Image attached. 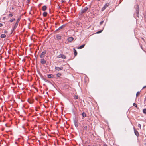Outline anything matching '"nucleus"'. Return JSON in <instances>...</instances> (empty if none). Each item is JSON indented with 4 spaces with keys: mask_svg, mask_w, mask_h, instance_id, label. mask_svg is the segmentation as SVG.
<instances>
[{
    "mask_svg": "<svg viewBox=\"0 0 146 146\" xmlns=\"http://www.w3.org/2000/svg\"><path fill=\"white\" fill-rule=\"evenodd\" d=\"M141 39L143 40V41H145V40L143 38H141Z\"/></svg>",
    "mask_w": 146,
    "mask_h": 146,
    "instance_id": "36",
    "label": "nucleus"
},
{
    "mask_svg": "<svg viewBox=\"0 0 146 146\" xmlns=\"http://www.w3.org/2000/svg\"><path fill=\"white\" fill-rule=\"evenodd\" d=\"M74 98H75L76 99H78V96H77L75 95L74 96Z\"/></svg>",
    "mask_w": 146,
    "mask_h": 146,
    "instance_id": "25",
    "label": "nucleus"
},
{
    "mask_svg": "<svg viewBox=\"0 0 146 146\" xmlns=\"http://www.w3.org/2000/svg\"><path fill=\"white\" fill-rule=\"evenodd\" d=\"M61 75V73H58L56 74V76L57 77H58L60 76Z\"/></svg>",
    "mask_w": 146,
    "mask_h": 146,
    "instance_id": "23",
    "label": "nucleus"
},
{
    "mask_svg": "<svg viewBox=\"0 0 146 146\" xmlns=\"http://www.w3.org/2000/svg\"><path fill=\"white\" fill-rule=\"evenodd\" d=\"M134 133L137 136V137H138L139 135V133L138 131L135 129V128H134Z\"/></svg>",
    "mask_w": 146,
    "mask_h": 146,
    "instance_id": "10",
    "label": "nucleus"
},
{
    "mask_svg": "<svg viewBox=\"0 0 146 146\" xmlns=\"http://www.w3.org/2000/svg\"><path fill=\"white\" fill-rule=\"evenodd\" d=\"M49 78H52L54 76L52 74H48L47 76Z\"/></svg>",
    "mask_w": 146,
    "mask_h": 146,
    "instance_id": "17",
    "label": "nucleus"
},
{
    "mask_svg": "<svg viewBox=\"0 0 146 146\" xmlns=\"http://www.w3.org/2000/svg\"><path fill=\"white\" fill-rule=\"evenodd\" d=\"M64 1H62V3H64Z\"/></svg>",
    "mask_w": 146,
    "mask_h": 146,
    "instance_id": "38",
    "label": "nucleus"
},
{
    "mask_svg": "<svg viewBox=\"0 0 146 146\" xmlns=\"http://www.w3.org/2000/svg\"><path fill=\"white\" fill-rule=\"evenodd\" d=\"M13 13H11V14H9L8 15V17L9 18L11 17H12L13 16Z\"/></svg>",
    "mask_w": 146,
    "mask_h": 146,
    "instance_id": "22",
    "label": "nucleus"
},
{
    "mask_svg": "<svg viewBox=\"0 0 146 146\" xmlns=\"http://www.w3.org/2000/svg\"><path fill=\"white\" fill-rule=\"evenodd\" d=\"M146 88V86H145L144 87H143V89H144Z\"/></svg>",
    "mask_w": 146,
    "mask_h": 146,
    "instance_id": "35",
    "label": "nucleus"
},
{
    "mask_svg": "<svg viewBox=\"0 0 146 146\" xmlns=\"http://www.w3.org/2000/svg\"><path fill=\"white\" fill-rule=\"evenodd\" d=\"M40 63L42 64H44L46 63V61L44 58H41Z\"/></svg>",
    "mask_w": 146,
    "mask_h": 146,
    "instance_id": "8",
    "label": "nucleus"
},
{
    "mask_svg": "<svg viewBox=\"0 0 146 146\" xmlns=\"http://www.w3.org/2000/svg\"><path fill=\"white\" fill-rule=\"evenodd\" d=\"M82 115L83 118H84L86 116V113L84 112H83L82 113Z\"/></svg>",
    "mask_w": 146,
    "mask_h": 146,
    "instance_id": "20",
    "label": "nucleus"
},
{
    "mask_svg": "<svg viewBox=\"0 0 146 146\" xmlns=\"http://www.w3.org/2000/svg\"><path fill=\"white\" fill-rule=\"evenodd\" d=\"M63 68V67L62 66L60 67H56L55 68V69L58 71H59L60 70H62Z\"/></svg>",
    "mask_w": 146,
    "mask_h": 146,
    "instance_id": "9",
    "label": "nucleus"
},
{
    "mask_svg": "<svg viewBox=\"0 0 146 146\" xmlns=\"http://www.w3.org/2000/svg\"><path fill=\"white\" fill-rule=\"evenodd\" d=\"M73 121L74 124L76 127L77 128L78 127V121L76 120L75 118H73Z\"/></svg>",
    "mask_w": 146,
    "mask_h": 146,
    "instance_id": "7",
    "label": "nucleus"
},
{
    "mask_svg": "<svg viewBox=\"0 0 146 146\" xmlns=\"http://www.w3.org/2000/svg\"><path fill=\"white\" fill-rule=\"evenodd\" d=\"M110 5V3H106L102 9L101 11H104L106 8L108 7Z\"/></svg>",
    "mask_w": 146,
    "mask_h": 146,
    "instance_id": "5",
    "label": "nucleus"
},
{
    "mask_svg": "<svg viewBox=\"0 0 146 146\" xmlns=\"http://www.w3.org/2000/svg\"><path fill=\"white\" fill-rule=\"evenodd\" d=\"M104 23V21H102L100 22V25H101Z\"/></svg>",
    "mask_w": 146,
    "mask_h": 146,
    "instance_id": "31",
    "label": "nucleus"
},
{
    "mask_svg": "<svg viewBox=\"0 0 146 146\" xmlns=\"http://www.w3.org/2000/svg\"><path fill=\"white\" fill-rule=\"evenodd\" d=\"M87 129V126H85L84 127V129L85 130H86Z\"/></svg>",
    "mask_w": 146,
    "mask_h": 146,
    "instance_id": "30",
    "label": "nucleus"
},
{
    "mask_svg": "<svg viewBox=\"0 0 146 146\" xmlns=\"http://www.w3.org/2000/svg\"><path fill=\"white\" fill-rule=\"evenodd\" d=\"M138 127L140 129L141 128V125L140 124H138L137 125Z\"/></svg>",
    "mask_w": 146,
    "mask_h": 146,
    "instance_id": "29",
    "label": "nucleus"
},
{
    "mask_svg": "<svg viewBox=\"0 0 146 146\" xmlns=\"http://www.w3.org/2000/svg\"><path fill=\"white\" fill-rule=\"evenodd\" d=\"M66 25V24H64L60 27L59 28H58V29H63L65 27Z\"/></svg>",
    "mask_w": 146,
    "mask_h": 146,
    "instance_id": "13",
    "label": "nucleus"
},
{
    "mask_svg": "<svg viewBox=\"0 0 146 146\" xmlns=\"http://www.w3.org/2000/svg\"><path fill=\"white\" fill-rule=\"evenodd\" d=\"M103 146H107V145H106V144H104L103 145Z\"/></svg>",
    "mask_w": 146,
    "mask_h": 146,
    "instance_id": "34",
    "label": "nucleus"
},
{
    "mask_svg": "<svg viewBox=\"0 0 146 146\" xmlns=\"http://www.w3.org/2000/svg\"><path fill=\"white\" fill-rule=\"evenodd\" d=\"M73 50H74V55L75 56H76L77 54V52L75 49V48H73Z\"/></svg>",
    "mask_w": 146,
    "mask_h": 146,
    "instance_id": "14",
    "label": "nucleus"
},
{
    "mask_svg": "<svg viewBox=\"0 0 146 146\" xmlns=\"http://www.w3.org/2000/svg\"><path fill=\"white\" fill-rule=\"evenodd\" d=\"M135 7L136 8V16L138 17L139 13V5H137L135 6Z\"/></svg>",
    "mask_w": 146,
    "mask_h": 146,
    "instance_id": "3",
    "label": "nucleus"
},
{
    "mask_svg": "<svg viewBox=\"0 0 146 146\" xmlns=\"http://www.w3.org/2000/svg\"><path fill=\"white\" fill-rule=\"evenodd\" d=\"M13 7L12 8V9H13Z\"/></svg>",
    "mask_w": 146,
    "mask_h": 146,
    "instance_id": "41",
    "label": "nucleus"
},
{
    "mask_svg": "<svg viewBox=\"0 0 146 146\" xmlns=\"http://www.w3.org/2000/svg\"><path fill=\"white\" fill-rule=\"evenodd\" d=\"M1 37L2 38H4L6 37V36L5 34H2L1 35Z\"/></svg>",
    "mask_w": 146,
    "mask_h": 146,
    "instance_id": "18",
    "label": "nucleus"
},
{
    "mask_svg": "<svg viewBox=\"0 0 146 146\" xmlns=\"http://www.w3.org/2000/svg\"><path fill=\"white\" fill-rule=\"evenodd\" d=\"M57 58H61L63 59H65L66 58L65 56L63 54H61L58 55L57 56Z\"/></svg>",
    "mask_w": 146,
    "mask_h": 146,
    "instance_id": "6",
    "label": "nucleus"
},
{
    "mask_svg": "<svg viewBox=\"0 0 146 146\" xmlns=\"http://www.w3.org/2000/svg\"><path fill=\"white\" fill-rule=\"evenodd\" d=\"M56 37L57 39L58 40H61V36L59 34H58L56 36Z\"/></svg>",
    "mask_w": 146,
    "mask_h": 146,
    "instance_id": "12",
    "label": "nucleus"
},
{
    "mask_svg": "<svg viewBox=\"0 0 146 146\" xmlns=\"http://www.w3.org/2000/svg\"><path fill=\"white\" fill-rule=\"evenodd\" d=\"M85 46V44H83L78 48V49H81L83 48Z\"/></svg>",
    "mask_w": 146,
    "mask_h": 146,
    "instance_id": "16",
    "label": "nucleus"
},
{
    "mask_svg": "<svg viewBox=\"0 0 146 146\" xmlns=\"http://www.w3.org/2000/svg\"><path fill=\"white\" fill-rule=\"evenodd\" d=\"M59 30H60V29H58V28L57 29L56 31H58Z\"/></svg>",
    "mask_w": 146,
    "mask_h": 146,
    "instance_id": "37",
    "label": "nucleus"
},
{
    "mask_svg": "<svg viewBox=\"0 0 146 146\" xmlns=\"http://www.w3.org/2000/svg\"><path fill=\"white\" fill-rule=\"evenodd\" d=\"M21 19V16L19 17L17 20V21L14 27L13 30H15L16 27H17V26H18V24L19 23V21H20Z\"/></svg>",
    "mask_w": 146,
    "mask_h": 146,
    "instance_id": "2",
    "label": "nucleus"
},
{
    "mask_svg": "<svg viewBox=\"0 0 146 146\" xmlns=\"http://www.w3.org/2000/svg\"><path fill=\"white\" fill-rule=\"evenodd\" d=\"M88 9L87 7H85L84 9H82L79 13V15L80 16H83V14L86 12Z\"/></svg>",
    "mask_w": 146,
    "mask_h": 146,
    "instance_id": "1",
    "label": "nucleus"
},
{
    "mask_svg": "<svg viewBox=\"0 0 146 146\" xmlns=\"http://www.w3.org/2000/svg\"><path fill=\"white\" fill-rule=\"evenodd\" d=\"M133 106L135 107H137V104L135 103H134L133 104Z\"/></svg>",
    "mask_w": 146,
    "mask_h": 146,
    "instance_id": "28",
    "label": "nucleus"
},
{
    "mask_svg": "<svg viewBox=\"0 0 146 146\" xmlns=\"http://www.w3.org/2000/svg\"><path fill=\"white\" fill-rule=\"evenodd\" d=\"M74 40V38L72 37H70L68 38L67 40L69 42H71Z\"/></svg>",
    "mask_w": 146,
    "mask_h": 146,
    "instance_id": "11",
    "label": "nucleus"
},
{
    "mask_svg": "<svg viewBox=\"0 0 146 146\" xmlns=\"http://www.w3.org/2000/svg\"><path fill=\"white\" fill-rule=\"evenodd\" d=\"M27 1H30V0H27Z\"/></svg>",
    "mask_w": 146,
    "mask_h": 146,
    "instance_id": "40",
    "label": "nucleus"
},
{
    "mask_svg": "<svg viewBox=\"0 0 146 146\" xmlns=\"http://www.w3.org/2000/svg\"><path fill=\"white\" fill-rule=\"evenodd\" d=\"M15 19V18H13L9 20V21L10 22H12L13 21H14Z\"/></svg>",
    "mask_w": 146,
    "mask_h": 146,
    "instance_id": "19",
    "label": "nucleus"
},
{
    "mask_svg": "<svg viewBox=\"0 0 146 146\" xmlns=\"http://www.w3.org/2000/svg\"><path fill=\"white\" fill-rule=\"evenodd\" d=\"M140 92H138L136 93V97H137V96L139 95L140 94Z\"/></svg>",
    "mask_w": 146,
    "mask_h": 146,
    "instance_id": "27",
    "label": "nucleus"
},
{
    "mask_svg": "<svg viewBox=\"0 0 146 146\" xmlns=\"http://www.w3.org/2000/svg\"><path fill=\"white\" fill-rule=\"evenodd\" d=\"M102 31H103L102 30H100V31H98L96 33L98 34V33H100L102 32Z\"/></svg>",
    "mask_w": 146,
    "mask_h": 146,
    "instance_id": "26",
    "label": "nucleus"
},
{
    "mask_svg": "<svg viewBox=\"0 0 146 146\" xmlns=\"http://www.w3.org/2000/svg\"><path fill=\"white\" fill-rule=\"evenodd\" d=\"M5 17H3V19H5Z\"/></svg>",
    "mask_w": 146,
    "mask_h": 146,
    "instance_id": "39",
    "label": "nucleus"
},
{
    "mask_svg": "<svg viewBox=\"0 0 146 146\" xmlns=\"http://www.w3.org/2000/svg\"><path fill=\"white\" fill-rule=\"evenodd\" d=\"M47 13L46 12H44L43 13V16L44 17H46L47 15Z\"/></svg>",
    "mask_w": 146,
    "mask_h": 146,
    "instance_id": "21",
    "label": "nucleus"
},
{
    "mask_svg": "<svg viewBox=\"0 0 146 146\" xmlns=\"http://www.w3.org/2000/svg\"><path fill=\"white\" fill-rule=\"evenodd\" d=\"M47 9V7L46 6L44 5L42 7V10L43 11H45Z\"/></svg>",
    "mask_w": 146,
    "mask_h": 146,
    "instance_id": "15",
    "label": "nucleus"
},
{
    "mask_svg": "<svg viewBox=\"0 0 146 146\" xmlns=\"http://www.w3.org/2000/svg\"><path fill=\"white\" fill-rule=\"evenodd\" d=\"M143 112L144 113L146 114V109H143Z\"/></svg>",
    "mask_w": 146,
    "mask_h": 146,
    "instance_id": "24",
    "label": "nucleus"
},
{
    "mask_svg": "<svg viewBox=\"0 0 146 146\" xmlns=\"http://www.w3.org/2000/svg\"><path fill=\"white\" fill-rule=\"evenodd\" d=\"M46 53V50H44L43 51L41 54L40 55V58H44L45 55Z\"/></svg>",
    "mask_w": 146,
    "mask_h": 146,
    "instance_id": "4",
    "label": "nucleus"
},
{
    "mask_svg": "<svg viewBox=\"0 0 146 146\" xmlns=\"http://www.w3.org/2000/svg\"><path fill=\"white\" fill-rule=\"evenodd\" d=\"M4 33H7V31L6 30H5L4 31Z\"/></svg>",
    "mask_w": 146,
    "mask_h": 146,
    "instance_id": "32",
    "label": "nucleus"
},
{
    "mask_svg": "<svg viewBox=\"0 0 146 146\" xmlns=\"http://www.w3.org/2000/svg\"><path fill=\"white\" fill-rule=\"evenodd\" d=\"M3 25V24L1 23H0V27H1Z\"/></svg>",
    "mask_w": 146,
    "mask_h": 146,
    "instance_id": "33",
    "label": "nucleus"
}]
</instances>
